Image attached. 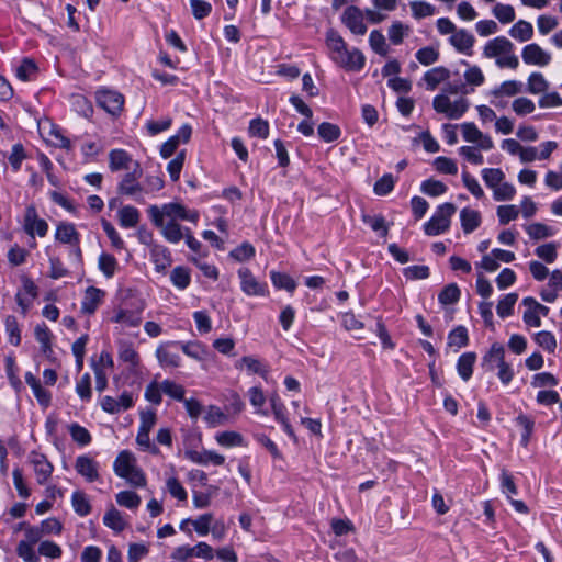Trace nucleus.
I'll use <instances>...</instances> for the list:
<instances>
[{
    "label": "nucleus",
    "instance_id": "nucleus-1",
    "mask_svg": "<svg viewBox=\"0 0 562 562\" xmlns=\"http://www.w3.org/2000/svg\"><path fill=\"white\" fill-rule=\"evenodd\" d=\"M325 43L329 58L338 67L347 71H360L364 67V55L358 48L349 49L345 40L337 31L329 30L326 33Z\"/></svg>",
    "mask_w": 562,
    "mask_h": 562
},
{
    "label": "nucleus",
    "instance_id": "nucleus-2",
    "mask_svg": "<svg viewBox=\"0 0 562 562\" xmlns=\"http://www.w3.org/2000/svg\"><path fill=\"white\" fill-rule=\"evenodd\" d=\"M457 93V87L448 85V87L443 88L442 91L432 99L434 110L448 120L461 119L469 110L470 102L464 97H451V94Z\"/></svg>",
    "mask_w": 562,
    "mask_h": 562
},
{
    "label": "nucleus",
    "instance_id": "nucleus-3",
    "mask_svg": "<svg viewBox=\"0 0 562 562\" xmlns=\"http://www.w3.org/2000/svg\"><path fill=\"white\" fill-rule=\"evenodd\" d=\"M514 49V44L507 37L496 36L484 44L482 55L494 59L498 68L517 69L519 59Z\"/></svg>",
    "mask_w": 562,
    "mask_h": 562
},
{
    "label": "nucleus",
    "instance_id": "nucleus-4",
    "mask_svg": "<svg viewBox=\"0 0 562 562\" xmlns=\"http://www.w3.org/2000/svg\"><path fill=\"white\" fill-rule=\"evenodd\" d=\"M113 471L131 486L144 487L147 483L146 475L138 467L136 457L128 450H123L116 456Z\"/></svg>",
    "mask_w": 562,
    "mask_h": 562
},
{
    "label": "nucleus",
    "instance_id": "nucleus-5",
    "mask_svg": "<svg viewBox=\"0 0 562 562\" xmlns=\"http://www.w3.org/2000/svg\"><path fill=\"white\" fill-rule=\"evenodd\" d=\"M148 214L151 222L188 221L195 224L200 217L198 211L188 210L184 205L177 202L166 203L161 206L151 205L148 209Z\"/></svg>",
    "mask_w": 562,
    "mask_h": 562
},
{
    "label": "nucleus",
    "instance_id": "nucleus-6",
    "mask_svg": "<svg viewBox=\"0 0 562 562\" xmlns=\"http://www.w3.org/2000/svg\"><path fill=\"white\" fill-rule=\"evenodd\" d=\"M456 210L457 207L452 203L447 202L440 204L429 221L424 224L425 234L428 236H437L448 231Z\"/></svg>",
    "mask_w": 562,
    "mask_h": 562
},
{
    "label": "nucleus",
    "instance_id": "nucleus-7",
    "mask_svg": "<svg viewBox=\"0 0 562 562\" xmlns=\"http://www.w3.org/2000/svg\"><path fill=\"white\" fill-rule=\"evenodd\" d=\"M22 227L25 234L32 238L35 236L43 238L48 233V223L44 218L40 217L37 210L33 204L25 207Z\"/></svg>",
    "mask_w": 562,
    "mask_h": 562
},
{
    "label": "nucleus",
    "instance_id": "nucleus-8",
    "mask_svg": "<svg viewBox=\"0 0 562 562\" xmlns=\"http://www.w3.org/2000/svg\"><path fill=\"white\" fill-rule=\"evenodd\" d=\"M145 308V304L142 301H138L135 305L128 306H120L111 321L120 324L122 328L130 327H138L143 321V311Z\"/></svg>",
    "mask_w": 562,
    "mask_h": 562
},
{
    "label": "nucleus",
    "instance_id": "nucleus-9",
    "mask_svg": "<svg viewBox=\"0 0 562 562\" xmlns=\"http://www.w3.org/2000/svg\"><path fill=\"white\" fill-rule=\"evenodd\" d=\"M237 276L240 281V290L247 296H266L268 294L267 283L259 281L247 267L239 268Z\"/></svg>",
    "mask_w": 562,
    "mask_h": 562
},
{
    "label": "nucleus",
    "instance_id": "nucleus-10",
    "mask_svg": "<svg viewBox=\"0 0 562 562\" xmlns=\"http://www.w3.org/2000/svg\"><path fill=\"white\" fill-rule=\"evenodd\" d=\"M95 101L100 108L113 116L119 115L124 105V97L120 92L105 88L95 92Z\"/></svg>",
    "mask_w": 562,
    "mask_h": 562
},
{
    "label": "nucleus",
    "instance_id": "nucleus-11",
    "mask_svg": "<svg viewBox=\"0 0 562 562\" xmlns=\"http://www.w3.org/2000/svg\"><path fill=\"white\" fill-rule=\"evenodd\" d=\"M462 137L465 142L472 143L484 151H488L494 148V142L492 137L484 134L474 123L465 122L460 125Z\"/></svg>",
    "mask_w": 562,
    "mask_h": 562
},
{
    "label": "nucleus",
    "instance_id": "nucleus-12",
    "mask_svg": "<svg viewBox=\"0 0 562 562\" xmlns=\"http://www.w3.org/2000/svg\"><path fill=\"white\" fill-rule=\"evenodd\" d=\"M521 58L526 65L543 68L551 63L552 55L550 52L543 49L539 44L531 43L527 44L521 49Z\"/></svg>",
    "mask_w": 562,
    "mask_h": 562
},
{
    "label": "nucleus",
    "instance_id": "nucleus-13",
    "mask_svg": "<svg viewBox=\"0 0 562 562\" xmlns=\"http://www.w3.org/2000/svg\"><path fill=\"white\" fill-rule=\"evenodd\" d=\"M135 168L132 172L124 176L119 184V192L124 195L132 196L137 202L143 200V187L140 186L138 178L142 175L138 164L135 162Z\"/></svg>",
    "mask_w": 562,
    "mask_h": 562
},
{
    "label": "nucleus",
    "instance_id": "nucleus-14",
    "mask_svg": "<svg viewBox=\"0 0 562 562\" xmlns=\"http://www.w3.org/2000/svg\"><path fill=\"white\" fill-rule=\"evenodd\" d=\"M341 22L355 35H364L367 33L368 27L364 23L363 11L358 7H348L341 15Z\"/></svg>",
    "mask_w": 562,
    "mask_h": 562
},
{
    "label": "nucleus",
    "instance_id": "nucleus-15",
    "mask_svg": "<svg viewBox=\"0 0 562 562\" xmlns=\"http://www.w3.org/2000/svg\"><path fill=\"white\" fill-rule=\"evenodd\" d=\"M134 405L132 393L124 391L119 397L103 396L100 398L101 408L109 414H119Z\"/></svg>",
    "mask_w": 562,
    "mask_h": 562
},
{
    "label": "nucleus",
    "instance_id": "nucleus-16",
    "mask_svg": "<svg viewBox=\"0 0 562 562\" xmlns=\"http://www.w3.org/2000/svg\"><path fill=\"white\" fill-rule=\"evenodd\" d=\"M29 462L33 468L36 482L44 485L53 474L54 465L47 458L38 452L32 451L29 456Z\"/></svg>",
    "mask_w": 562,
    "mask_h": 562
},
{
    "label": "nucleus",
    "instance_id": "nucleus-17",
    "mask_svg": "<svg viewBox=\"0 0 562 562\" xmlns=\"http://www.w3.org/2000/svg\"><path fill=\"white\" fill-rule=\"evenodd\" d=\"M75 469L89 483L100 480V464L88 454H81L76 458Z\"/></svg>",
    "mask_w": 562,
    "mask_h": 562
},
{
    "label": "nucleus",
    "instance_id": "nucleus-18",
    "mask_svg": "<svg viewBox=\"0 0 562 562\" xmlns=\"http://www.w3.org/2000/svg\"><path fill=\"white\" fill-rule=\"evenodd\" d=\"M449 44L460 54L471 56L475 43L474 35L465 29H459L448 38Z\"/></svg>",
    "mask_w": 562,
    "mask_h": 562
},
{
    "label": "nucleus",
    "instance_id": "nucleus-19",
    "mask_svg": "<svg viewBox=\"0 0 562 562\" xmlns=\"http://www.w3.org/2000/svg\"><path fill=\"white\" fill-rule=\"evenodd\" d=\"M451 77V72L443 66L432 67L427 70L422 79L420 83L424 85L427 91L436 90L441 83L447 82Z\"/></svg>",
    "mask_w": 562,
    "mask_h": 562
},
{
    "label": "nucleus",
    "instance_id": "nucleus-20",
    "mask_svg": "<svg viewBox=\"0 0 562 562\" xmlns=\"http://www.w3.org/2000/svg\"><path fill=\"white\" fill-rule=\"evenodd\" d=\"M237 370H246L248 374H258L268 380L269 366L254 356H244L235 363Z\"/></svg>",
    "mask_w": 562,
    "mask_h": 562
},
{
    "label": "nucleus",
    "instance_id": "nucleus-21",
    "mask_svg": "<svg viewBox=\"0 0 562 562\" xmlns=\"http://www.w3.org/2000/svg\"><path fill=\"white\" fill-rule=\"evenodd\" d=\"M186 457L195 464L200 465H223L225 463V457L214 450H189L186 451Z\"/></svg>",
    "mask_w": 562,
    "mask_h": 562
},
{
    "label": "nucleus",
    "instance_id": "nucleus-22",
    "mask_svg": "<svg viewBox=\"0 0 562 562\" xmlns=\"http://www.w3.org/2000/svg\"><path fill=\"white\" fill-rule=\"evenodd\" d=\"M38 294L36 284L31 279H24L22 281V289L16 293L15 300L18 305L21 307L23 315L31 308L33 301Z\"/></svg>",
    "mask_w": 562,
    "mask_h": 562
},
{
    "label": "nucleus",
    "instance_id": "nucleus-23",
    "mask_svg": "<svg viewBox=\"0 0 562 562\" xmlns=\"http://www.w3.org/2000/svg\"><path fill=\"white\" fill-rule=\"evenodd\" d=\"M105 291L95 286H88L85 291L80 310L83 314L91 315L103 303Z\"/></svg>",
    "mask_w": 562,
    "mask_h": 562
},
{
    "label": "nucleus",
    "instance_id": "nucleus-24",
    "mask_svg": "<svg viewBox=\"0 0 562 562\" xmlns=\"http://www.w3.org/2000/svg\"><path fill=\"white\" fill-rule=\"evenodd\" d=\"M179 342H170L161 345L156 349L157 360L162 368H178L181 363V357L173 348L178 347Z\"/></svg>",
    "mask_w": 562,
    "mask_h": 562
},
{
    "label": "nucleus",
    "instance_id": "nucleus-25",
    "mask_svg": "<svg viewBox=\"0 0 562 562\" xmlns=\"http://www.w3.org/2000/svg\"><path fill=\"white\" fill-rule=\"evenodd\" d=\"M117 357L119 360L126 363L128 369L136 371L140 366V357L134 345L127 340L120 339L117 341Z\"/></svg>",
    "mask_w": 562,
    "mask_h": 562
},
{
    "label": "nucleus",
    "instance_id": "nucleus-26",
    "mask_svg": "<svg viewBox=\"0 0 562 562\" xmlns=\"http://www.w3.org/2000/svg\"><path fill=\"white\" fill-rule=\"evenodd\" d=\"M156 227L160 229L164 238L170 244H178L183 239L188 227L181 226L178 222H153Z\"/></svg>",
    "mask_w": 562,
    "mask_h": 562
},
{
    "label": "nucleus",
    "instance_id": "nucleus-27",
    "mask_svg": "<svg viewBox=\"0 0 562 562\" xmlns=\"http://www.w3.org/2000/svg\"><path fill=\"white\" fill-rule=\"evenodd\" d=\"M549 281L546 288L540 291V297L547 303H553L559 292L562 291V271L559 269L549 273Z\"/></svg>",
    "mask_w": 562,
    "mask_h": 562
},
{
    "label": "nucleus",
    "instance_id": "nucleus-28",
    "mask_svg": "<svg viewBox=\"0 0 562 562\" xmlns=\"http://www.w3.org/2000/svg\"><path fill=\"white\" fill-rule=\"evenodd\" d=\"M505 362V349L499 342H494L482 358V367L486 371H493Z\"/></svg>",
    "mask_w": 562,
    "mask_h": 562
},
{
    "label": "nucleus",
    "instance_id": "nucleus-29",
    "mask_svg": "<svg viewBox=\"0 0 562 562\" xmlns=\"http://www.w3.org/2000/svg\"><path fill=\"white\" fill-rule=\"evenodd\" d=\"M55 239L66 245L80 244V234L77 232L75 224L60 222L56 226Z\"/></svg>",
    "mask_w": 562,
    "mask_h": 562
},
{
    "label": "nucleus",
    "instance_id": "nucleus-30",
    "mask_svg": "<svg viewBox=\"0 0 562 562\" xmlns=\"http://www.w3.org/2000/svg\"><path fill=\"white\" fill-rule=\"evenodd\" d=\"M43 136L47 143L55 147L63 149L71 148V142L69 140V138L66 137L63 131L54 124H49L48 130H46V127H43Z\"/></svg>",
    "mask_w": 562,
    "mask_h": 562
},
{
    "label": "nucleus",
    "instance_id": "nucleus-31",
    "mask_svg": "<svg viewBox=\"0 0 562 562\" xmlns=\"http://www.w3.org/2000/svg\"><path fill=\"white\" fill-rule=\"evenodd\" d=\"M24 378L26 384L32 389V392L38 403L42 406L47 407L50 404V393L41 385L40 380L33 375V373L26 372Z\"/></svg>",
    "mask_w": 562,
    "mask_h": 562
},
{
    "label": "nucleus",
    "instance_id": "nucleus-32",
    "mask_svg": "<svg viewBox=\"0 0 562 562\" xmlns=\"http://www.w3.org/2000/svg\"><path fill=\"white\" fill-rule=\"evenodd\" d=\"M460 222L463 232L470 234L481 225V213L476 210L464 207L460 212Z\"/></svg>",
    "mask_w": 562,
    "mask_h": 562
},
{
    "label": "nucleus",
    "instance_id": "nucleus-33",
    "mask_svg": "<svg viewBox=\"0 0 562 562\" xmlns=\"http://www.w3.org/2000/svg\"><path fill=\"white\" fill-rule=\"evenodd\" d=\"M103 524L115 532L123 531L127 526V522L123 514L120 510H117L113 505H111L106 509L103 516Z\"/></svg>",
    "mask_w": 562,
    "mask_h": 562
},
{
    "label": "nucleus",
    "instance_id": "nucleus-34",
    "mask_svg": "<svg viewBox=\"0 0 562 562\" xmlns=\"http://www.w3.org/2000/svg\"><path fill=\"white\" fill-rule=\"evenodd\" d=\"M34 336L36 341L40 344L41 351L43 355L49 357L53 353L52 339L53 334L46 324L42 323L35 326Z\"/></svg>",
    "mask_w": 562,
    "mask_h": 562
},
{
    "label": "nucleus",
    "instance_id": "nucleus-35",
    "mask_svg": "<svg viewBox=\"0 0 562 562\" xmlns=\"http://www.w3.org/2000/svg\"><path fill=\"white\" fill-rule=\"evenodd\" d=\"M140 220L139 211L132 205H125L117 212V221L123 228L136 227Z\"/></svg>",
    "mask_w": 562,
    "mask_h": 562
},
{
    "label": "nucleus",
    "instance_id": "nucleus-36",
    "mask_svg": "<svg viewBox=\"0 0 562 562\" xmlns=\"http://www.w3.org/2000/svg\"><path fill=\"white\" fill-rule=\"evenodd\" d=\"M524 229L526 231L528 236L533 240L550 238L554 236L557 233L555 228L540 222L526 224L524 225Z\"/></svg>",
    "mask_w": 562,
    "mask_h": 562
},
{
    "label": "nucleus",
    "instance_id": "nucleus-37",
    "mask_svg": "<svg viewBox=\"0 0 562 562\" xmlns=\"http://www.w3.org/2000/svg\"><path fill=\"white\" fill-rule=\"evenodd\" d=\"M524 91V83L518 80H506L499 86L491 90L490 95L498 97H515Z\"/></svg>",
    "mask_w": 562,
    "mask_h": 562
},
{
    "label": "nucleus",
    "instance_id": "nucleus-38",
    "mask_svg": "<svg viewBox=\"0 0 562 562\" xmlns=\"http://www.w3.org/2000/svg\"><path fill=\"white\" fill-rule=\"evenodd\" d=\"M508 34L520 43L528 42L533 37V26L526 20H519L509 29Z\"/></svg>",
    "mask_w": 562,
    "mask_h": 562
},
{
    "label": "nucleus",
    "instance_id": "nucleus-39",
    "mask_svg": "<svg viewBox=\"0 0 562 562\" xmlns=\"http://www.w3.org/2000/svg\"><path fill=\"white\" fill-rule=\"evenodd\" d=\"M216 442L224 448L246 447V440L241 434L226 430L215 435Z\"/></svg>",
    "mask_w": 562,
    "mask_h": 562
},
{
    "label": "nucleus",
    "instance_id": "nucleus-40",
    "mask_svg": "<svg viewBox=\"0 0 562 562\" xmlns=\"http://www.w3.org/2000/svg\"><path fill=\"white\" fill-rule=\"evenodd\" d=\"M521 304L525 307L522 314L524 323L529 327H540L541 318L538 317V310L536 308V299L527 296L522 300Z\"/></svg>",
    "mask_w": 562,
    "mask_h": 562
},
{
    "label": "nucleus",
    "instance_id": "nucleus-41",
    "mask_svg": "<svg viewBox=\"0 0 562 562\" xmlns=\"http://www.w3.org/2000/svg\"><path fill=\"white\" fill-rule=\"evenodd\" d=\"M475 361V352H464L459 357L457 361V371L463 381H469L471 379Z\"/></svg>",
    "mask_w": 562,
    "mask_h": 562
},
{
    "label": "nucleus",
    "instance_id": "nucleus-42",
    "mask_svg": "<svg viewBox=\"0 0 562 562\" xmlns=\"http://www.w3.org/2000/svg\"><path fill=\"white\" fill-rule=\"evenodd\" d=\"M412 32V27L402 21H393L387 29V36L393 45H400Z\"/></svg>",
    "mask_w": 562,
    "mask_h": 562
},
{
    "label": "nucleus",
    "instance_id": "nucleus-43",
    "mask_svg": "<svg viewBox=\"0 0 562 562\" xmlns=\"http://www.w3.org/2000/svg\"><path fill=\"white\" fill-rule=\"evenodd\" d=\"M132 157L123 149H113L109 154V167L112 171L130 169Z\"/></svg>",
    "mask_w": 562,
    "mask_h": 562
},
{
    "label": "nucleus",
    "instance_id": "nucleus-44",
    "mask_svg": "<svg viewBox=\"0 0 562 562\" xmlns=\"http://www.w3.org/2000/svg\"><path fill=\"white\" fill-rule=\"evenodd\" d=\"M170 281L178 290H186L191 283L190 269L184 266L175 267L170 272Z\"/></svg>",
    "mask_w": 562,
    "mask_h": 562
},
{
    "label": "nucleus",
    "instance_id": "nucleus-45",
    "mask_svg": "<svg viewBox=\"0 0 562 562\" xmlns=\"http://www.w3.org/2000/svg\"><path fill=\"white\" fill-rule=\"evenodd\" d=\"M408 5L411 8L412 16L415 20L429 18L437 13L436 7L424 0L409 1Z\"/></svg>",
    "mask_w": 562,
    "mask_h": 562
},
{
    "label": "nucleus",
    "instance_id": "nucleus-46",
    "mask_svg": "<svg viewBox=\"0 0 562 562\" xmlns=\"http://www.w3.org/2000/svg\"><path fill=\"white\" fill-rule=\"evenodd\" d=\"M4 329L10 345L18 347L21 344V327L15 316L7 315L4 318Z\"/></svg>",
    "mask_w": 562,
    "mask_h": 562
},
{
    "label": "nucleus",
    "instance_id": "nucleus-47",
    "mask_svg": "<svg viewBox=\"0 0 562 562\" xmlns=\"http://www.w3.org/2000/svg\"><path fill=\"white\" fill-rule=\"evenodd\" d=\"M150 256L157 270H165L171 263L170 251L162 245H153Z\"/></svg>",
    "mask_w": 562,
    "mask_h": 562
},
{
    "label": "nucleus",
    "instance_id": "nucleus-48",
    "mask_svg": "<svg viewBox=\"0 0 562 562\" xmlns=\"http://www.w3.org/2000/svg\"><path fill=\"white\" fill-rule=\"evenodd\" d=\"M549 81L538 71H533L527 79V90L531 94L544 93L549 89Z\"/></svg>",
    "mask_w": 562,
    "mask_h": 562
},
{
    "label": "nucleus",
    "instance_id": "nucleus-49",
    "mask_svg": "<svg viewBox=\"0 0 562 562\" xmlns=\"http://www.w3.org/2000/svg\"><path fill=\"white\" fill-rule=\"evenodd\" d=\"M179 347L188 357L196 360L204 361L207 357L205 346L198 341L179 342Z\"/></svg>",
    "mask_w": 562,
    "mask_h": 562
},
{
    "label": "nucleus",
    "instance_id": "nucleus-50",
    "mask_svg": "<svg viewBox=\"0 0 562 562\" xmlns=\"http://www.w3.org/2000/svg\"><path fill=\"white\" fill-rule=\"evenodd\" d=\"M467 66L463 74L465 83L472 87V90L476 87H481L485 82V76L482 69L476 65H469L467 61H462Z\"/></svg>",
    "mask_w": 562,
    "mask_h": 562
},
{
    "label": "nucleus",
    "instance_id": "nucleus-51",
    "mask_svg": "<svg viewBox=\"0 0 562 562\" xmlns=\"http://www.w3.org/2000/svg\"><path fill=\"white\" fill-rule=\"evenodd\" d=\"M117 267L119 263L114 256L108 252L100 254L98 258V268L105 278H112L115 274Z\"/></svg>",
    "mask_w": 562,
    "mask_h": 562
},
{
    "label": "nucleus",
    "instance_id": "nucleus-52",
    "mask_svg": "<svg viewBox=\"0 0 562 562\" xmlns=\"http://www.w3.org/2000/svg\"><path fill=\"white\" fill-rule=\"evenodd\" d=\"M117 505L131 510H135L140 505V496L133 491H122L115 495Z\"/></svg>",
    "mask_w": 562,
    "mask_h": 562
},
{
    "label": "nucleus",
    "instance_id": "nucleus-53",
    "mask_svg": "<svg viewBox=\"0 0 562 562\" xmlns=\"http://www.w3.org/2000/svg\"><path fill=\"white\" fill-rule=\"evenodd\" d=\"M71 505L76 514L85 517L90 514L91 505L87 495L81 491H76L71 495Z\"/></svg>",
    "mask_w": 562,
    "mask_h": 562
},
{
    "label": "nucleus",
    "instance_id": "nucleus-54",
    "mask_svg": "<svg viewBox=\"0 0 562 562\" xmlns=\"http://www.w3.org/2000/svg\"><path fill=\"white\" fill-rule=\"evenodd\" d=\"M204 420L210 427H218L225 425L228 417L220 407L211 405L205 412Z\"/></svg>",
    "mask_w": 562,
    "mask_h": 562
},
{
    "label": "nucleus",
    "instance_id": "nucleus-55",
    "mask_svg": "<svg viewBox=\"0 0 562 562\" xmlns=\"http://www.w3.org/2000/svg\"><path fill=\"white\" fill-rule=\"evenodd\" d=\"M68 431L71 436V439L81 447L88 446L92 437L87 428L82 427L77 423H71L68 425Z\"/></svg>",
    "mask_w": 562,
    "mask_h": 562
},
{
    "label": "nucleus",
    "instance_id": "nucleus-56",
    "mask_svg": "<svg viewBox=\"0 0 562 562\" xmlns=\"http://www.w3.org/2000/svg\"><path fill=\"white\" fill-rule=\"evenodd\" d=\"M558 243H547L539 245L535 249L536 256L543 260L547 263H553L558 258V249H559Z\"/></svg>",
    "mask_w": 562,
    "mask_h": 562
},
{
    "label": "nucleus",
    "instance_id": "nucleus-57",
    "mask_svg": "<svg viewBox=\"0 0 562 562\" xmlns=\"http://www.w3.org/2000/svg\"><path fill=\"white\" fill-rule=\"evenodd\" d=\"M481 176L485 186L491 190L506 179L504 171L499 168H484Z\"/></svg>",
    "mask_w": 562,
    "mask_h": 562
},
{
    "label": "nucleus",
    "instance_id": "nucleus-58",
    "mask_svg": "<svg viewBox=\"0 0 562 562\" xmlns=\"http://www.w3.org/2000/svg\"><path fill=\"white\" fill-rule=\"evenodd\" d=\"M518 300V294L508 293L504 295L497 303L496 312L501 318L510 316L514 312V306Z\"/></svg>",
    "mask_w": 562,
    "mask_h": 562
},
{
    "label": "nucleus",
    "instance_id": "nucleus-59",
    "mask_svg": "<svg viewBox=\"0 0 562 562\" xmlns=\"http://www.w3.org/2000/svg\"><path fill=\"white\" fill-rule=\"evenodd\" d=\"M492 193L495 201H510L516 195V188L505 179L492 189Z\"/></svg>",
    "mask_w": 562,
    "mask_h": 562
},
{
    "label": "nucleus",
    "instance_id": "nucleus-60",
    "mask_svg": "<svg viewBox=\"0 0 562 562\" xmlns=\"http://www.w3.org/2000/svg\"><path fill=\"white\" fill-rule=\"evenodd\" d=\"M492 13L503 24H508L516 18L514 7L505 3H496L492 9Z\"/></svg>",
    "mask_w": 562,
    "mask_h": 562
},
{
    "label": "nucleus",
    "instance_id": "nucleus-61",
    "mask_svg": "<svg viewBox=\"0 0 562 562\" xmlns=\"http://www.w3.org/2000/svg\"><path fill=\"white\" fill-rule=\"evenodd\" d=\"M317 133L318 136L326 143L335 142L341 135L340 127L329 122H323L319 124Z\"/></svg>",
    "mask_w": 562,
    "mask_h": 562
},
{
    "label": "nucleus",
    "instance_id": "nucleus-62",
    "mask_svg": "<svg viewBox=\"0 0 562 562\" xmlns=\"http://www.w3.org/2000/svg\"><path fill=\"white\" fill-rule=\"evenodd\" d=\"M270 279L272 284L278 289H284L292 293L296 288V282L286 273L271 271Z\"/></svg>",
    "mask_w": 562,
    "mask_h": 562
},
{
    "label": "nucleus",
    "instance_id": "nucleus-63",
    "mask_svg": "<svg viewBox=\"0 0 562 562\" xmlns=\"http://www.w3.org/2000/svg\"><path fill=\"white\" fill-rule=\"evenodd\" d=\"M533 339L539 347L550 353H553L557 349V339L551 331H539L535 335Z\"/></svg>",
    "mask_w": 562,
    "mask_h": 562
},
{
    "label": "nucleus",
    "instance_id": "nucleus-64",
    "mask_svg": "<svg viewBox=\"0 0 562 562\" xmlns=\"http://www.w3.org/2000/svg\"><path fill=\"white\" fill-rule=\"evenodd\" d=\"M512 109L518 116H525L535 112L536 104L527 97H519L512 102Z\"/></svg>",
    "mask_w": 562,
    "mask_h": 562
}]
</instances>
